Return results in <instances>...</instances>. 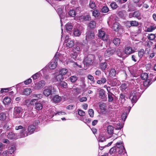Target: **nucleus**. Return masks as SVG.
<instances>
[{"label": "nucleus", "mask_w": 156, "mask_h": 156, "mask_svg": "<svg viewBox=\"0 0 156 156\" xmlns=\"http://www.w3.org/2000/svg\"><path fill=\"white\" fill-rule=\"evenodd\" d=\"M125 96L123 94H121L120 95L119 100L121 101V103H123L125 101Z\"/></svg>", "instance_id": "864d4df0"}, {"label": "nucleus", "mask_w": 156, "mask_h": 156, "mask_svg": "<svg viewBox=\"0 0 156 156\" xmlns=\"http://www.w3.org/2000/svg\"><path fill=\"white\" fill-rule=\"evenodd\" d=\"M88 112L89 115H90V117H93L94 115V111L93 110V109H89V110Z\"/></svg>", "instance_id": "603ef678"}, {"label": "nucleus", "mask_w": 156, "mask_h": 156, "mask_svg": "<svg viewBox=\"0 0 156 156\" xmlns=\"http://www.w3.org/2000/svg\"><path fill=\"white\" fill-rule=\"evenodd\" d=\"M140 77L141 78H148V75L147 73H144L141 74Z\"/></svg>", "instance_id": "5fc2aeb1"}, {"label": "nucleus", "mask_w": 156, "mask_h": 156, "mask_svg": "<svg viewBox=\"0 0 156 156\" xmlns=\"http://www.w3.org/2000/svg\"><path fill=\"white\" fill-rule=\"evenodd\" d=\"M137 93V92L136 91H133L131 92L130 94L129 99L131 100L133 105L136 102L138 99L136 97Z\"/></svg>", "instance_id": "423d86ee"}, {"label": "nucleus", "mask_w": 156, "mask_h": 156, "mask_svg": "<svg viewBox=\"0 0 156 156\" xmlns=\"http://www.w3.org/2000/svg\"><path fill=\"white\" fill-rule=\"evenodd\" d=\"M116 51V49L113 48L108 49L105 53V56L106 57H108L113 55Z\"/></svg>", "instance_id": "1a4fd4ad"}, {"label": "nucleus", "mask_w": 156, "mask_h": 156, "mask_svg": "<svg viewBox=\"0 0 156 156\" xmlns=\"http://www.w3.org/2000/svg\"><path fill=\"white\" fill-rule=\"evenodd\" d=\"M116 149H123V147L124 146H123V144L122 143H116Z\"/></svg>", "instance_id": "58836bf2"}, {"label": "nucleus", "mask_w": 156, "mask_h": 156, "mask_svg": "<svg viewBox=\"0 0 156 156\" xmlns=\"http://www.w3.org/2000/svg\"><path fill=\"white\" fill-rule=\"evenodd\" d=\"M134 52L132 48L130 47L126 48L125 49V53L126 55H129Z\"/></svg>", "instance_id": "a211bd4d"}, {"label": "nucleus", "mask_w": 156, "mask_h": 156, "mask_svg": "<svg viewBox=\"0 0 156 156\" xmlns=\"http://www.w3.org/2000/svg\"><path fill=\"white\" fill-rule=\"evenodd\" d=\"M5 145L1 143H0V154L2 151L4 149Z\"/></svg>", "instance_id": "13d9d810"}, {"label": "nucleus", "mask_w": 156, "mask_h": 156, "mask_svg": "<svg viewBox=\"0 0 156 156\" xmlns=\"http://www.w3.org/2000/svg\"><path fill=\"white\" fill-rule=\"evenodd\" d=\"M128 23H129L131 26L137 27L139 25L138 22L135 20L129 21Z\"/></svg>", "instance_id": "412c9836"}, {"label": "nucleus", "mask_w": 156, "mask_h": 156, "mask_svg": "<svg viewBox=\"0 0 156 156\" xmlns=\"http://www.w3.org/2000/svg\"><path fill=\"white\" fill-rule=\"evenodd\" d=\"M31 82V79H28L27 80L24 82V83L26 84L27 85L30 83Z\"/></svg>", "instance_id": "052dcab7"}, {"label": "nucleus", "mask_w": 156, "mask_h": 156, "mask_svg": "<svg viewBox=\"0 0 156 156\" xmlns=\"http://www.w3.org/2000/svg\"><path fill=\"white\" fill-rule=\"evenodd\" d=\"M147 37L149 39L151 40H153L155 39V36L154 34H149Z\"/></svg>", "instance_id": "79ce46f5"}, {"label": "nucleus", "mask_w": 156, "mask_h": 156, "mask_svg": "<svg viewBox=\"0 0 156 156\" xmlns=\"http://www.w3.org/2000/svg\"><path fill=\"white\" fill-rule=\"evenodd\" d=\"M55 89L51 86L45 87L43 92V94L45 96L48 97L52 94L51 93L55 92Z\"/></svg>", "instance_id": "20e7f679"}, {"label": "nucleus", "mask_w": 156, "mask_h": 156, "mask_svg": "<svg viewBox=\"0 0 156 156\" xmlns=\"http://www.w3.org/2000/svg\"><path fill=\"white\" fill-rule=\"evenodd\" d=\"M116 74V71L115 69H112L110 70L109 75L110 76H115Z\"/></svg>", "instance_id": "a19ab883"}, {"label": "nucleus", "mask_w": 156, "mask_h": 156, "mask_svg": "<svg viewBox=\"0 0 156 156\" xmlns=\"http://www.w3.org/2000/svg\"><path fill=\"white\" fill-rule=\"evenodd\" d=\"M80 48L78 46H76L73 49V51L75 52V53H78L80 52Z\"/></svg>", "instance_id": "8fccbe9b"}, {"label": "nucleus", "mask_w": 156, "mask_h": 156, "mask_svg": "<svg viewBox=\"0 0 156 156\" xmlns=\"http://www.w3.org/2000/svg\"><path fill=\"white\" fill-rule=\"evenodd\" d=\"M82 32L81 30L78 29H76L73 32L74 35L76 37H79L81 34Z\"/></svg>", "instance_id": "5701e85b"}, {"label": "nucleus", "mask_w": 156, "mask_h": 156, "mask_svg": "<svg viewBox=\"0 0 156 156\" xmlns=\"http://www.w3.org/2000/svg\"><path fill=\"white\" fill-rule=\"evenodd\" d=\"M42 77V75L40 72H39L32 76L31 78H41Z\"/></svg>", "instance_id": "f704fd0d"}, {"label": "nucleus", "mask_w": 156, "mask_h": 156, "mask_svg": "<svg viewBox=\"0 0 156 156\" xmlns=\"http://www.w3.org/2000/svg\"><path fill=\"white\" fill-rule=\"evenodd\" d=\"M61 99V97L58 95H56L53 98V100L55 102H58L60 101Z\"/></svg>", "instance_id": "e433bc0d"}, {"label": "nucleus", "mask_w": 156, "mask_h": 156, "mask_svg": "<svg viewBox=\"0 0 156 156\" xmlns=\"http://www.w3.org/2000/svg\"><path fill=\"white\" fill-rule=\"evenodd\" d=\"M120 24L117 22L114 23L112 27V29L115 31H117L120 28Z\"/></svg>", "instance_id": "2eb2a0df"}, {"label": "nucleus", "mask_w": 156, "mask_h": 156, "mask_svg": "<svg viewBox=\"0 0 156 156\" xmlns=\"http://www.w3.org/2000/svg\"><path fill=\"white\" fill-rule=\"evenodd\" d=\"M105 138L103 136H100L99 137V141L101 142H103V141H105Z\"/></svg>", "instance_id": "69168bd1"}, {"label": "nucleus", "mask_w": 156, "mask_h": 156, "mask_svg": "<svg viewBox=\"0 0 156 156\" xmlns=\"http://www.w3.org/2000/svg\"><path fill=\"white\" fill-rule=\"evenodd\" d=\"M94 58V56L92 55H89L87 57H86L83 62L85 69H87V67L92 64Z\"/></svg>", "instance_id": "f03ea898"}, {"label": "nucleus", "mask_w": 156, "mask_h": 156, "mask_svg": "<svg viewBox=\"0 0 156 156\" xmlns=\"http://www.w3.org/2000/svg\"><path fill=\"white\" fill-rule=\"evenodd\" d=\"M109 9L107 6H104L101 9V11L103 13H106L108 12Z\"/></svg>", "instance_id": "49530a36"}, {"label": "nucleus", "mask_w": 156, "mask_h": 156, "mask_svg": "<svg viewBox=\"0 0 156 156\" xmlns=\"http://www.w3.org/2000/svg\"><path fill=\"white\" fill-rule=\"evenodd\" d=\"M23 109L20 107H15L14 109V115L16 117H19V114L21 113Z\"/></svg>", "instance_id": "0eeeda50"}, {"label": "nucleus", "mask_w": 156, "mask_h": 156, "mask_svg": "<svg viewBox=\"0 0 156 156\" xmlns=\"http://www.w3.org/2000/svg\"><path fill=\"white\" fill-rule=\"evenodd\" d=\"M42 108V105L41 103H35V108L37 110H41Z\"/></svg>", "instance_id": "bb28decb"}, {"label": "nucleus", "mask_w": 156, "mask_h": 156, "mask_svg": "<svg viewBox=\"0 0 156 156\" xmlns=\"http://www.w3.org/2000/svg\"><path fill=\"white\" fill-rule=\"evenodd\" d=\"M156 29V26L155 25H151L147 29V30L148 32H151Z\"/></svg>", "instance_id": "2f4dec72"}, {"label": "nucleus", "mask_w": 156, "mask_h": 156, "mask_svg": "<svg viewBox=\"0 0 156 156\" xmlns=\"http://www.w3.org/2000/svg\"><path fill=\"white\" fill-rule=\"evenodd\" d=\"M117 150L118 151V152L119 154H121L122 153L125 152L126 151L124 147H123V149L120 148V149H117Z\"/></svg>", "instance_id": "6e6d98bb"}, {"label": "nucleus", "mask_w": 156, "mask_h": 156, "mask_svg": "<svg viewBox=\"0 0 156 156\" xmlns=\"http://www.w3.org/2000/svg\"><path fill=\"white\" fill-rule=\"evenodd\" d=\"M35 129V126L33 125H31L28 127V131L29 135H30L33 133Z\"/></svg>", "instance_id": "6ab92c4d"}, {"label": "nucleus", "mask_w": 156, "mask_h": 156, "mask_svg": "<svg viewBox=\"0 0 156 156\" xmlns=\"http://www.w3.org/2000/svg\"><path fill=\"white\" fill-rule=\"evenodd\" d=\"M145 54V51L144 49H140L138 51V56L140 58H142Z\"/></svg>", "instance_id": "cd10ccee"}, {"label": "nucleus", "mask_w": 156, "mask_h": 156, "mask_svg": "<svg viewBox=\"0 0 156 156\" xmlns=\"http://www.w3.org/2000/svg\"><path fill=\"white\" fill-rule=\"evenodd\" d=\"M45 84V83L44 80H41L39 81L35 84V87L37 89H40L42 88Z\"/></svg>", "instance_id": "f8f14e48"}, {"label": "nucleus", "mask_w": 156, "mask_h": 156, "mask_svg": "<svg viewBox=\"0 0 156 156\" xmlns=\"http://www.w3.org/2000/svg\"><path fill=\"white\" fill-rule=\"evenodd\" d=\"M116 151V147H113L110 149L109 153L110 154L115 153Z\"/></svg>", "instance_id": "09e8293b"}, {"label": "nucleus", "mask_w": 156, "mask_h": 156, "mask_svg": "<svg viewBox=\"0 0 156 156\" xmlns=\"http://www.w3.org/2000/svg\"><path fill=\"white\" fill-rule=\"evenodd\" d=\"M110 5L113 9H115L118 7L117 5L116 4V3L114 2H112L110 4Z\"/></svg>", "instance_id": "de8ad7c7"}, {"label": "nucleus", "mask_w": 156, "mask_h": 156, "mask_svg": "<svg viewBox=\"0 0 156 156\" xmlns=\"http://www.w3.org/2000/svg\"><path fill=\"white\" fill-rule=\"evenodd\" d=\"M67 69H62L60 70L58 72L54 73L53 75L54 77L56 76V78H63V76L65 75L67 73Z\"/></svg>", "instance_id": "39448f33"}, {"label": "nucleus", "mask_w": 156, "mask_h": 156, "mask_svg": "<svg viewBox=\"0 0 156 156\" xmlns=\"http://www.w3.org/2000/svg\"><path fill=\"white\" fill-rule=\"evenodd\" d=\"M68 13L69 16L72 17H75L76 15L75 11L73 9L70 10L69 11Z\"/></svg>", "instance_id": "72a5a7b5"}, {"label": "nucleus", "mask_w": 156, "mask_h": 156, "mask_svg": "<svg viewBox=\"0 0 156 156\" xmlns=\"http://www.w3.org/2000/svg\"><path fill=\"white\" fill-rule=\"evenodd\" d=\"M59 53L57 52L53 59L48 64V67L51 69H53L55 68L57 63V60L58 58Z\"/></svg>", "instance_id": "7ed1b4c3"}, {"label": "nucleus", "mask_w": 156, "mask_h": 156, "mask_svg": "<svg viewBox=\"0 0 156 156\" xmlns=\"http://www.w3.org/2000/svg\"><path fill=\"white\" fill-rule=\"evenodd\" d=\"M98 36L99 37L101 38L103 41H106L107 39V36L105 35V32L103 31H99Z\"/></svg>", "instance_id": "ddd939ff"}, {"label": "nucleus", "mask_w": 156, "mask_h": 156, "mask_svg": "<svg viewBox=\"0 0 156 156\" xmlns=\"http://www.w3.org/2000/svg\"><path fill=\"white\" fill-rule=\"evenodd\" d=\"M93 15L95 17H97L99 14V13L97 10H94L93 11Z\"/></svg>", "instance_id": "3c124183"}, {"label": "nucleus", "mask_w": 156, "mask_h": 156, "mask_svg": "<svg viewBox=\"0 0 156 156\" xmlns=\"http://www.w3.org/2000/svg\"><path fill=\"white\" fill-rule=\"evenodd\" d=\"M145 67L146 69L148 70L153 69V66L152 65L151 63H148L146 64Z\"/></svg>", "instance_id": "a18cd8bd"}, {"label": "nucleus", "mask_w": 156, "mask_h": 156, "mask_svg": "<svg viewBox=\"0 0 156 156\" xmlns=\"http://www.w3.org/2000/svg\"><path fill=\"white\" fill-rule=\"evenodd\" d=\"M96 23L94 21H92L90 22L88 25V27L90 29L94 28L96 27Z\"/></svg>", "instance_id": "c756f323"}, {"label": "nucleus", "mask_w": 156, "mask_h": 156, "mask_svg": "<svg viewBox=\"0 0 156 156\" xmlns=\"http://www.w3.org/2000/svg\"><path fill=\"white\" fill-rule=\"evenodd\" d=\"M6 114L4 113H0V120L4 121L6 119Z\"/></svg>", "instance_id": "4c0bfd02"}, {"label": "nucleus", "mask_w": 156, "mask_h": 156, "mask_svg": "<svg viewBox=\"0 0 156 156\" xmlns=\"http://www.w3.org/2000/svg\"><path fill=\"white\" fill-rule=\"evenodd\" d=\"M105 90L103 89H101L99 91V96L100 98L105 100L106 99V95L105 94Z\"/></svg>", "instance_id": "dca6fc26"}, {"label": "nucleus", "mask_w": 156, "mask_h": 156, "mask_svg": "<svg viewBox=\"0 0 156 156\" xmlns=\"http://www.w3.org/2000/svg\"><path fill=\"white\" fill-rule=\"evenodd\" d=\"M106 80H105V79H104V80L103 81L101 80H98L97 81V83L99 84H101L103 83H105V82H106Z\"/></svg>", "instance_id": "338daca9"}, {"label": "nucleus", "mask_w": 156, "mask_h": 156, "mask_svg": "<svg viewBox=\"0 0 156 156\" xmlns=\"http://www.w3.org/2000/svg\"><path fill=\"white\" fill-rule=\"evenodd\" d=\"M32 90L30 88H27L24 90L23 91V94L26 95H28L31 92Z\"/></svg>", "instance_id": "4be33fe9"}, {"label": "nucleus", "mask_w": 156, "mask_h": 156, "mask_svg": "<svg viewBox=\"0 0 156 156\" xmlns=\"http://www.w3.org/2000/svg\"><path fill=\"white\" fill-rule=\"evenodd\" d=\"M66 26V30L69 31L72 30L73 28V24L71 23H67Z\"/></svg>", "instance_id": "473e14b6"}, {"label": "nucleus", "mask_w": 156, "mask_h": 156, "mask_svg": "<svg viewBox=\"0 0 156 156\" xmlns=\"http://www.w3.org/2000/svg\"><path fill=\"white\" fill-rule=\"evenodd\" d=\"M3 103L5 104H8L11 102V99L8 97H5L3 100Z\"/></svg>", "instance_id": "ea45409f"}, {"label": "nucleus", "mask_w": 156, "mask_h": 156, "mask_svg": "<svg viewBox=\"0 0 156 156\" xmlns=\"http://www.w3.org/2000/svg\"><path fill=\"white\" fill-rule=\"evenodd\" d=\"M100 68L102 70H105L107 67V63L106 62L101 63L100 64Z\"/></svg>", "instance_id": "37998d69"}, {"label": "nucleus", "mask_w": 156, "mask_h": 156, "mask_svg": "<svg viewBox=\"0 0 156 156\" xmlns=\"http://www.w3.org/2000/svg\"><path fill=\"white\" fill-rule=\"evenodd\" d=\"M59 80H57V81H59L60 83L59 84L62 87H63L64 88H66L67 87V83L64 82V81L62 80V79H59ZM62 80H63V79H62Z\"/></svg>", "instance_id": "a878e982"}, {"label": "nucleus", "mask_w": 156, "mask_h": 156, "mask_svg": "<svg viewBox=\"0 0 156 156\" xmlns=\"http://www.w3.org/2000/svg\"><path fill=\"white\" fill-rule=\"evenodd\" d=\"M87 100V98L86 97H83L80 98L79 99V101L80 102H83Z\"/></svg>", "instance_id": "0e129e2a"}, {"label": "nucleus", "mask_w": 156, "mask_h": 156, "mask_svg": "<svg viewBox=\"0 0 156 156\" xmlns=\"http://www.w3.org/2000/svg\"><path fill=\"white\" fill-rule=\"evenodd\" d=\"M113 42L115 46H118L120 43V40L118 38H115L113 40Z\"/></svg>", "instance_id": "393cba45"}, {"label": "nucleus", "mask_w": 156, "mask_h": 156, "mask_svg": "<svg viewBox=\"0 0 156 156\" xmlns=\"http://www.w3.org/2000/svg\"><path fill=\"white\" fill-rule=\"evenodd\" d=\"M127 114L126 113H123L122 115V119L124 121L126 120L127 118Z\"/></svg>", "instance_id": "bf43d9fd"}, {"label": "nucleus", "mask_w": 156, "mask_h": 156, "mask_svg": "<svg viewBox=\"0 0 156 156\" xmlns=\"http://www.w3.org/2000/svg\"><path fill=\"white\" fill-rule=\"evenodd\" d=\"M89 5L90 7L93 9H95L96 8V6L95 3L93 0H90V1Z\"/></svg>", "instance_id": "aec40b11"}, {"label": "nucleus", "mask_w": 156, "mask_h": 156, "mask_svg": "<svg viewBox=\"0 0 156 156\" xmlns=\"http://www.w3.org/2000/svg\"><path fill=\"white\" fill-rule=\"evenodd\" d=\"M81 19L84 21H89L91 20V17L89 15H87L82 16Z\"/></svg>", "instance_id": "7c9ffc66"}, {"label": "nucleus", "mask_w": 156, "mask_h": 156, "mask_svg": "<svg viewBox=\"0 0 156 156\" xmlns=\"http://www.w3.org/2000/svg\"><path fill=\"white\" fill-rule=\"evenodd\" d=\"M143 80V82L144 86L148 87L152 83H150L151 79H142Z\"/></svg>", "instance_id": "f3484780"}, {"label": "nucleus", "mask_w": 156, "mask_h": 156, "mask_svg": "<svg viewBox=\"0 0 156 156\" xmlns=\"http://www.w3.org/2000/svg\"><path fill=\"white\" fill-rule=\"evenodd\" d=\"M57 114H58V115H65L66 114V113L64 112H57L56 113H54V115H56Z\"/></svg>", "instance_id": "e2e57ef3"}, {"label": "nucleus", "mask_w": 156, "mask_h": 156, "mask_svg": "<svg viewBox=\"0 0 156 156\" xmlns=\"http://www.w3.org/2000/svg\"><path fill=\"white\" fill-rule=\"evenodd\" d=\"M78 114L80 116H83L85 115V113L83 111L81 110H79L78 111Z\"/></svg>", "instance_id": "4d7b16f0"}, {"label": "nucleus", "mask_w": 156, "mask_h": 156, "mask_svg": "<svg viewBox=\"0 0 156 156\" xmlns=\"http://www.w3.org/2000/svg\"><path fill=\"white\" fill-rule=\"evenodd\" d=\"M8 91V88H2L1 89L0 92L2 93H3L4 92H6Z\"/></svg>", "instance_id": "774afa93"}, {"label": "nucleus", "mask_w": 156, "mask_h": 156, "mask_svg": "<svg viewBox=\"0 0 156 156\" xmlns=\"http://www.w3.org/2000/svg\"><path fill=\"white\" fill-rule=\"evenodd\" d=\"M7 137L10 140L17 139L19 138L18 136V134L14 133L12 132H9L7 135Z\"/></svg>", "instance_id": "9d476101"}, {"label": "nucleus", "mask_w": 156, "mask_h": 156, "mask_svg": "<svg viewBox=\"0 0 156 156\" xmlns=\"http://www.w3.org/2000/svg\"><path fill=\"white\" fill-rule=\"evenodd\" d=\"M37 99H32L30 101V104L32 105H34L35 103H37L35 102V101H37Z\"/></svg>", "instance_id": "680f3d73"}, {"label": "nucleus", "mask_w": 156, "mask_h": 156, "mask_svg": "<svg viewBox=\"0 0 156 156\" xmlns=\"http://www.w3.org/2000/svg\"><path fill=\"white\" fill-rule=\"evenodd\" d=\"M29 135L28 133L26 131V128H23L21 130V131L20 133V134H18V137L19 138H21L22 137H24L27 136Z\"/></svg>", "instance_id": "9b49d317"}, {"label": "nucleus", "mask_w": 156, "mask_h": 156, "mask_svg": "<svg viewBox=\"0 0 156 156\" xmlns=\"http://www.w3.org/2000/svg\"><path fill=\"white\" fill-rule=\"evenodd\" d=\"M95 34L94 33L90 31H87L86 33V40L87 42H89V43L92 45L96 47H98V44L97 43V41L93 40L94 38Z\"/></svg>", "instance_id": "f257e3e1"}, {"label": "nucleus", "mask_w": 156, "mask_h": 156, "mask_svg": "<svg viewBox=\"0 0 156 156\" xmlns=\"http://www.w3.org/2000/svg\"><path fill=\"white\" fill-rule=\"evenodd\" d=\"M32 97L36 98L37 100L38 99H41L42 98V95L41 94H34L32 95Z\"/></svg>", "instance_id": "c03bdc74"}, {"label": "nucleus", "mask_w": 156, "mask_h": 156, "mask_svg": "<svg viewBox=\"0 0 156 156\" xmlns=\"http://www.w3.org/2000/svg\"><path fill=\"white\" fill-rule=\"evenodd\" d=\"M114 128L112 126L109 125L107 128V131L108 134H112L113 132Z\"/></svg>", "instance_id": "b1692460"}, {"label": "nucleus", "mask_w": 156, "mask_h": 156, "mask_svg": "<svg viewBox=\"0 0 156 156\" xmlns=\"http://www.w3.org/2000/svg\"><path fill=\"white\" fill-rule=\"evenodd\" d=\"M65 42L66 43V45L69 48H72L74 45L73 41L70 39L66 40L65 41Z\"/></svg>", "instance_id": "4468645a"}, {"label": "nucleus", "mask_w": 156, "mask_h": 156, "mask_svg": "<svg viewBox=\"0 0 156 156\" xmlns=\"http://www.w3.org/2000/svg\"><path fill=\"white\" fill-rule=\"evenodd\" d=\"M133 16L134 17L140 20L141 19L140 14L138 11H136L133 12Z\"/></svg>", "instance_id": "c85d7f7f"}, {"label": "nucleus", "mask_w": 156, "mask_h": 156, "mask_svg": "<svg viewBox=\"0 0 156 156\" xmlns=\"http://www.w3.org/2000/svg\"><path fill=\"white\" fill-rule=\"evenodd\" d=\"M114 95L111 92H109L108 94V101L109 102L112 101L113 100Z\"/></svg>", "instance_id": "c9c22d12"}, {"label": "nucleus", "mask_w": 156, "mask_h": 156, "mask_svg": "<svg viewBox=\"0 0 156 156\" xmlns=\"http://www.w3.org/2000/svg\"><path fill=\"white\" fill-rule=\"evenodd\" d=\"M57 12L59 16L60 19V22L62 25V20L65 18L66 14L65 13L63 12L62 8H59L57 9Z\"/></svg>", "instance_id": "6e6552de"}]
</instances>
